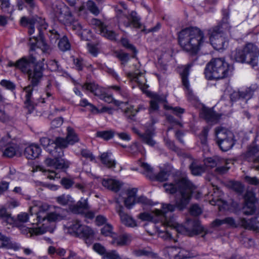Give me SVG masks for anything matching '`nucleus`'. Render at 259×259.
Returning a JSON list of instances; mask_svg holds the SVG:
<instances>
[{"label":"nucleus","mask_w":259,"mask_h":259,"mask_svg":"<svg viewBox=\"0 0 259 259\" xmlns=\"http://www.w3.org/2000/svg\"><path fill=\"white\" fill-rule=\"evenodd\" d=\"M90 208L87 199L81 198L72 208V211L76 213H82Z\"/></svg>","instance_id":"35"},{"label":"nucleus","mask_w":259,"mask_h":259,"mask_svg":"<svg viewBox=\"0 0 259 259\" xmlns=\"http://www.w3.org/2000/svg\"><path fill=\"white\" fill-rule=\"evenodd\" d=\"M52 144L54 145V149L49 148L48 152L54 158H48L45 160V164L50 169H45L40 166H38L37 168L40 171H48L49 175L48 176V178L54 180L55 178H59L60 176H58V173L52 169H63L69 167V162L61 157L63 155L62 149L66 148L69 144L66 138L57 137L54 141H52Z\"/></svg>","instance_id":"2"},{"label":"nucleus","mask_w":259,"mask_h":259,"mask_svg":"<svg viewBox=\"0 0 259 259\" xmlns=\"http://www.w3.org/2000/svg\"><path fill=\"white\" fill-rule=\"evenodd\" d=\"M168 253L171 258L174 259H183L193 257V255L185 249L175 247L169 248Z\"/></svg>","instance_id":"25"},{"label":"nucleus","mask_w":259,"mask_h":259,"mask_svg":"<svg viewBox=\"0 0 259 259\" xmlns=\"http://www.w3.org/2000/svg\"><path fill=\"white\" fill-rule=\"evenodd\" d=\"M66 210L59 209L54 212L48 213L46 215H40L38 217L41 218L42 222L47 220L49 222H54L64 219L66 217Z\"/></svg>","instance_id":"22"},{"label":"nucleus","mask_w":259,"mask_h":259,"mask_svg":"<svg viewBox=\"0 0 259 259\" xmlns=\"http://www.w3.org/2000/svg\"><path fill=\"white\" fill-rule=\"evenodd\" d=\"M65 231L75 237L86 239L93 238L94 235L93 230L88 226L81 224L80 221L75 220L71 224L64 226Z\"/></svg>","instance_id":"10"},{"label":"nucleus","mask_w":259,"mask_h":259,"mask_svg":"<svg viewBox=\"0 0 259 259\" xmlns=\"http://www.w3.org/2000/svg\"><path fill=\"white\" fill-rule=\"evenodd\" d=\"M217 143L223 151L231 149L235 143L233 133L222 126L217 127L215 130Z\"/></svg>","instance_id":"9"},{"label":"nucleus","mask_w":259,"mask_h":259,"mask_svg":"<svg viewBox=\"0 0 259 259\" xmlns=\"http://www.w3.org/2000/svg\"><path fill=\"white\" fill-rule=\"evenodd\" d=\"M52 141L50 139L47 137H43L40 139V143L41 145L47 148V151H48L49 148H53L54 145L52 144Z\"/></svg>","instance_id":"55"},{"label":"nucleus","mask_w":259,"mask_h":259,"mask_svg":"<svg viewBox=\"0 0 259 259\" xmlns=\"http://www.w3.org/2000/svg\"><path fill=\"white\" fill-rule=\"evenodd\" d=\"M245 157L248 161L254 163H259V148L257 146L249 147L246 154Z\"/></svg>","instance_id":"29"},{"label":"nucleus","mask_w":259,"mask_h":259,"mask_svg":"<svg viewBox=\"0 0 259 259\" xmlns=\"http://www.w3.org/2000/svg\"><path fill=\"white\" fill-rule=\"evenodd\" d=\"M36 208H38V211L36 213V217L38 220L37 223H41L42 222V219L41 218H39L38 216L40 215H44L47 214V213H46L45 212L48 210L49 206L47 204H42L38 207L36 206L31 207L30 208V212L31 215L32 214V211L33 210L36 211Z\"/></svg>","instance_id":"38"},{"label":"nucleus","mask_w":259,"mask_h":259,"mask_svg":"<svg viewBox=\"0 0 259 259\" xmlns=\"http://www.w3.org/2000/svg\"><path fill=\"white\" fill-rule=\"evenodd\" d=\"M87 7L88 10L93 14L98 15L100 13V11L95 3L89 0L87 2Z\"/></svg>","instance_id":"49"},{"label":"nucleus","mask_w":259,"mask_h":259,"mask_svg":"<svg viewBox=\"0 0 259 259\" xmlns=\"http://www.w3.org/2000/svg\"><path fill=\"white\" fill-rule=\"evenodd\" d=\"M96 135L98 137L108 140L113 137V133L111 131H100L97 133Z\"/></svg>","instance_id":"50"},{"label":"nucleus","mask_w":259,"mask_h":259,"mask_svg":"<svg viewBox=\"0 0 259 259\" xmlns=\"http://www.w3.org/2000/svg\"><path fill=\"white\" fill-rule=\"evenodd\" d=\"M66 139L70 145H73L79 141L77 135L75 132L74 130L70 127H68L67 128V136Z\"/></svg>","instance_id":"40"},{"label":"nucleus","mask_w":259,"mask_h":259,"mask_svg":"<svg viewBox=\"0 0 259 259\" xmlns=\"http://www.w3.org/2000/svg\"><path fill=\"white\" fill-rule=\"evenodd\" d=\"M165 100V98L164 96H159L157 94H154L153 95L152 99L150 102V106L149 110V113L151 115V123L150 125H147V126H152L158 121L157 118L153 117L152 114L154 112L157 111L158 110L159 103H163Z\"/></svg>","instance_id":"17"},{"label":"nucleus","mask_w":259,"mask_h":259,"mask_svg":"<svg viewBox=\"0 0 259 259\" xmlns=\"http://www.w3.org/2000/svg\"><path fill=\"white\" fill-rule=\"evenodd\" d=\"M0 248L16 251L19 249L20 245L10 237L0 233Z\"/></svg>","instance_id":"21"},{"label":"nucleus","mask_w":259,"mask_h":259,"mask_svg":"<svg viewBox=\"0 0 259 259\" xmlns=\"http://www.w3.org/2000/svg\"><path fill=\"white\" fill-rule=\"evenodd\" d=\"M36 61L35 57L31 54L28 58L23 57L19 59L15 64L16 68L27 74L30 81V84L23 89L26 93L25 107L29 113H32L35 105L32 98L33 88L38 85L43 76L44 64L42 62Z\"/></svg>","instance_id":"1"},{"label":"nucleus","mask_w":259,"mask_h":259,"mask_svg":"<svg viewBox=\"0 0 259 259\" xmlns=\"http://www.w3.org/2000/svg\"><path fill=\"white\" fill-rule=\"evenodd\" d=\"M90 24L92 27L97 29L102 36L111 40H115L116 35L113 31L108 30L106 26L100 20L93 18L91 20Z\"/></svg>","instance_id":"15"},{"label":"nucleus","mask_w":259,"mask_h":259,"mask_svg":"<svg viewBox=\"0 0 259 259\" xmlns=\"http://www.w3.org/2000/svg\"><path fill=\"white\" fill-rule=\"evenodd\" d=\"M245 181L250 185H259V179L256 177H250L246 176L244 177Z\"/></svg>","instance_id":"59"},{"label":"nucleus","mask_w":259,"mask_h":259,"mask_svg":"<svg viewBox=\"0 0 259 259\" xmlns=\"http://www.w3.org/2000/svg\"><path fill=\"white\" fill-rule=\"evenodd\" d=\"M114 8L117 12V17L119 23L122 24L125 27H129L131 25H133L137 28L142 27V24L140 21V19L136 12H131L130 16H127L122 13V11L118 8V6H115Z\"/></svg>","instance_id":"13"},{"label":"nucleus","mask_w":259,"mask_h":259,"mask_svg":"<svg viewBox=\"0 0 259 259\" xmlns=\"http://www.w3.org/2000/svg\"><path fill=\"white\" fill-rule=\"evenodd\" d=\"M255 198L254 194L251 191H247L244 195L245 203H247L250 208L252 211L253 204H254Z\"/></svg>","instance_id":"46"},{"label":"nucleus","mask_w":259,"mask_h":259,"mask_svg":"<svg viewBox=\"0 0 259 259\" xmlns=\"http://www.w3.org/2000/svg\"><path fill=\"white\" fill-rule=\"evenodd\" d=\"M190 212L192 215L197 216L201 214L202 210L198 205L194 204L190 207Z\"/></svg>","instance_id":"58"},{"label":"nucleus","mask_w":259,"mask_h":259,"mask_svg":"<svg viewBox=\"0 0 259 259\" xmlns=\"http://www.w3.org/2000/svg\"><path fill=\"white\" fill-rule=\"evenodd\" d=\"M131 241L130 236L127 234L112 235L110 243L116 246H122L127 245Z\"/></svg>","instance_id":"26"},{"label":"nucleus","mask_w":259,"mask_h":259,"mask_svg":"<svg viewBox=\"0 0 259 259\" xmlns=\"http://www.w3.org/2000/svg\"><path fill=\"white\" fill-rule=\"evenodd\" d=\"M101 160L102 162L108 167H114L115 165V160L110 158V153H103L101 155Z\"/></svg>","instance_id":"41"},{"label":"nucleus","mask_w":259,"mask_h":259,"mask_svg":"<svg viewBox=\"0 0 259 259\" xmlns=\"http://www.w3.org/2000/svg\"><path fill=\"white\" fill-rule=\"evenodd\" d=\"M48 64L52 71L59 72H62L63 71L62 67L56 60H50Z\"/></svg>","instance_id":"51"},{"label":"nucleus","mask_w":259,"mask_h":259,"mask_svg":"<svg viewBox=\"0 0 259 259\" xmlns=\"http://www.w3.org/2000/svg\"><path fill=\"white\" fill-rule=\"evenodd\" d=\"M79 105L82 107L89 106L90 107V110L92 112H94V111H98V109H97V107H96L93 104L89 103L87 100L84 99L80 101Z\"/></svg>","instance_id":"60"},{"label":"nucleus","mask_w":259,"mask_h":259,"mask_svg":"<svg viewBox=\"0 0 259 259\" xmlns=\"http://www.w3.org/2000/svg\"><path fill=\"white\" fill-rule=\"evenodd\" d=\"M231 186L235 191L239 193H242L244 189L243 185L239 182H232Z\"/></svg>","instance_id":"57"},{"label":"nucleus","mask_w":259,"mask_h":259,"mask_svg":"<svg viewBox=\"0 0 259 259\" xmlns=\"http://www.w3.org/2000/svg\"><path fill=\"white\" fill-rule=\"evenodd\" d=\"M135 132L139 135L144 143L150 146H153L155 144V141L152 139L153 133L152 131L148 130L144 134L140 133L137 130H135Z\"/></svg>","instance_id":"32"},{"label":"nucleus","mask_w":259,"mask_h":259,"mask_svg":"<svg viewBox=\"0 0 259 259\" xmlns=\"http://www.w3.org/2000/svg\"><path fill=\"white\" fill-rule=\"evenodd\" d=\"M161 224L162 226H163L164 229H161L158 226L156 227L159 237L162 238L163 240L165 241H173L174 242H176L177 241L172 236V234L174 233L170 232L169 230H168L167 228H165V227H169L171 228V230L173 231V232H174L175 233H177V232L179 233L178 231H177L176 228L173 227L167 226L166 225L164 226L162 225L161 223Z\"/></svg>","instance_id":"24"},{"label":"nucleus","mask_w":259,"mask_h":259,"mask_svg":"<svg viewBox=\"0 0 259 259\" xmlns=\"http://www.w3.org/2000/svg\"><path fill=\"white\" fill-rule=\"evenodd\" d=\"M210 41L213 48L217 50L225 49L228 45V41L225 40L222 35V31L220 27H216L209 30Z\"/></svg>","instance_id":"14"},{"label":"nucleus","mask_w":259,"mask_h":259,"mask_svg":"<svg viewBox=\"0 0 259 259\" xmlns=\"http://www.w3.org/2000/svg\"><path fill=\"white\" fill-rule=\"evenodd\" d=\"M191 66V64H187V65L180 67L179 73L181 76L182 84L185 89L188 92L189 94L188 97L189 99L192 101H197L198 99L197 97L191 94V91L190 90V84L188 78L189 74L190 69Z\"/></svg>","instance_id":"16"},{"label":"nucleus","mask_w":259,"mask_h":259,"mask_svg":"<svg viewBox=\"0 0 259 259\" xmlns=\"http://www.w3.org/2000/svg\"><path fill=\"white\" fill-rule=\"evenodd\" d=\"M201 116L208 122L215 124L220 119V115L212 109L203 107L201 111Z\"/></svg>","instance_id":"23"},{"label":"nucleus","mask_w":259,"mask_h":259,"mask_svg":"<svg viewBox=\"0 0 259 259\" xmlns=\"http://www.w3.org/2000/svg\"><path fill=\"white\" fill-rule=\"evenodd\" d=\"M240 224L245 229L259 232V220H258L257 217L252 218L248 220L243 218L241 219Z\"/></svg>","instance_id":"27"},{"label":"nucleus","mask_w":259,"mask_h":259,"mask_svg":"<svg viewBox=\"0 0 259 259\" xmlns=\"http://www.w3.org/2000/svg\"><path fill=\"white\" fill-rule=\"evenodd\" d=\"M116 211L120 216L121 222L128 227L134 228L137 226V224L132 217L123 211V207L119 205L116 207Z\"/></svg>","instance_id":"20"},{"label":"nucleus","mask_w":259,"mask_h":259,"mask_svg":"<svg viewBox=\"0 0 259 259\" xmlns=\"http://www.w3.org/2000/svg\"><path fill=\"white\" fill-rule=\"evenodd\" d=\"M137 192L136 188H133L128 190L127 192V197L124 199L125 206L130 209L135 203H136V195Z\"/></svg>","instance_id":"33"},{"label":"nucleus","mask_w":259,"mask_h":259,"mask_svg":"<svg viewBox=\"0 0 259 259\" xmlns=\"http://www.w3.org/2000/svg\"><path fill=\"white\" fill-rule=\"evenodd\" d=\"M169 176V174L164 170L160 171L156 176V179L158 181L163 182L166 181Z\"/></svg>","instance_id":"62"},{"label":"nucleus","mask_w":259,"mask_h":259,"mask_svg":"<svg viewBox=\"0 0 259 259\" xmlns=\"http://www.w3.org/2000/svg\"><path fill=\"white\" fill-rule=\"evenodd\" d=\"M163 187L167 193H176V205L181 210L188 204L191 199L192 194L196 189V187L187 177L184 176L179 178L174 183L163 184Z\"/></svg>","instance_id":"3"},{"label":"nucleus","mask_w":259,"mask_h":259,"mask_svg":"<svg viewBox=\"0 0 259 259\" xmlns=\"http://www.w3.org/2000/svg\"><path fill=\"white\" fill-rule=\"evenodd\" d=\"M102 184L104 187L115 192H118L122 186L120 182L112 179H104Z\"/></svg>","instance_id":"30"},{"label":"nucleus","mask_w":259,"mask_h":259,"mask_svg":"<svg viewBox=\"0 0 259 259\" xmlns=\"http://www.w3.org/2000/svg\"><path fill=\"white\" fill-rule=\"evenodd\" d=\"M101 233L106 236H111L114 234L112 233V227L110 224H106L101 229Z\"/></svg>","instance_id":"56"},{"label":"nucleus","mask_w":259,"mask_h":259,"mask_svg":"<svg viewBox=\"0 0 259 259\" xmlns=\"http://www.w3.org/2000/svg\"><path fill=\"white\" fill-rule=\"evenodd\" d=\"M58 45L59 49L62 52L69 50L71 47L70 42L67 37L65 36H64L60 39Z\"/></svg>","instance_id":"43"},{"label":"nucleus","mask_w":259,"mask_h":259,"mask_svg":"<svg viewBox=\"0 0 259 259\" xmlns=\"http://www.w3.org/2000/svg\"><path fill=\"white\" fill-rule=\"evenodd\" d=\"M41 153L40 147L35 144L27 146L24 151V155L29 159H33L38 157Z\"/></svg>","instance_id":"28"},{"label":"nucleus","mask_w":259,"mask_h":259,"mask_svg":"<svg viewBox=\"0 0 259 259\" xmlns=\"http://www.w3.org/2000/svg\"><path fill=\"white\" fill-rule=\"evenodd\" d=\"M71 197L67 195H62L57 198V201L60 204L65 205L71 201Z\"/></svg>","instance_id":"53"},{"label":"nucleus","mask_w":259,"mask_h":259,"mask_svg":"<svg viewBox=\"0 0 259 259\" xmlns=\"http://www.w3.org/2000/svg\"><path fill=\"white\" fill-rule=\"evenodd\" d=\"M94 250L102 256V259H117L119 253L115 250L107 251L105 247L100 243H95L93 245Z\"/></svg>","instance_id":"18"},{"label":"nucleus","mask_w":259,"mask_h":259,"mask_svg":"<svg viewBox=\"0 0 259 259\" xmlns=\"http://www.w3.org/2000/svg\"><path fill=\"white\" fill-rule=\"evenodd\" d=\"M19 153V147L16 144H12L7 146L3 154L8 157H12Z\"/></svg>","instance_id":"39"},{"label":"nucleus","mask_w":259,"mask_h":259,"mask_svg":"<svg viewBox=\"0 0 259 259\" xmlns=\"http://www.w3.org/2000/svg\"><path fill=\"white\" fill-rule=\"evenodd\" d=\"M259 50L253 44L248 43L242 49H236L231 54V58L236 62L246 63L252 67L257 65Z\"/></svg>","instance_id":"8"},{"label":"nucleus","mask_w":259,"mask_h":259,"mask_svg":"<svg viewBox=\"0 0 259 259\" xmlns=\"http://www.w3.org/2000/svg\"><path fill=\"white\" fill-rule=\"evenodd\" d=\"M223 224H227L232 227H236L235 220L231 217L226 218L224 219H215L210 224L213 228H218Z\"/></svg>","instance_id":"34"},{"label":"nucleus","mask_w":259,"mask_h":259,"mask_svg":"<svg viewBox=\"0 0 259 259\" xmlns=\"http://www.w3.org/2000/svg\"><path fill=\"white\" fill-rule=\"evenodd\" d=\"M191 173L194 176H199L205 171V166L194 160L189 166Z\"/></svg>","instance_id":"37"},{"label":"nucleus","mask_w":259,"mask_h":259,"mask_svg":"<svg viewBox=\"0 0 259 259\" xmlns=\"http://www.w3.org/2000/svg\"><path fill=\"white\" fill-rule=\"evenodd\" d=\"M71 29L80 34L81 33V30H82V26L81 24L77 22L75 20L74 22H72L71 24H69Z\"/></svg>","instance_id":"63"},{"label":"nucleus","mask_w":259,"mask_h":259,"mask_svg":"<svg viewBox=\"0 0 259 259\" xmlns=\"http://www.w3.org/2000/svg\"><path fill=\"white\" fill-rule=\"evenodd\" d=\"M227 163L224 159V162H220V164L215 169V172L218 175H224L227 172L230 167L227 166Z\"/></svg>","instance_id":"47"},{"label":"nucleus","mask_w":259,"mask_h":259,"mask_svg":"<svg viewBox=\"0 0 259 259\" xmlns=\"http://www.w3.org/2000/svg\"><path fill=\"white\" fill-rule=\"evenodd\" d=\"M179 42L181 47L190 54L196 55L206 42L203 32L197 27H188L179 33Z\"/></svg>","instance_id":"5"},{"label":"nucleus","mask_w":259,"mask_h":259,"mask_svg":"<svg viewBox=\"0 0 259 259\" xmlns=\"http://www.w3.org/2000/svg\"><path fill=\"white\" fill-rule=\"evenodd\" d=\"M142 109H144V107L142 106H139L138 110L134 109L133 106H130V107H127L124 112L128 117L131 118L132 116H134L136 113Z\"/></svg>","instance_id":"52"},{"label":"nucleus","mask_w":259,"mask_h":259,"mask_svg":"<svg viewBox=\"0 0 259 259\" xmlns=\"http://www.w3.org/2000/svg\"><path fill=\"white\" fill-rule=\"evenodd\" d=\"M61 183L65 189H69L73 185L74 182L71 179L63 178L61 181Z\"/></svg>","instance_id":"64"},{"label":"nucleus","mask_w":259,"mask_h":259,"mask_svg":"<svg viewBox=\"0 0 259 259\" xmlns=\"http://www.w3.org/2000/svg\"><path fill=\"white\" fill-rule=\"evenodd\" d=\"M53 9L59 21L65 25L71 24L75 20L69 8L62 3H57Z\"/></svg>","instance_id":"12"},{"label":"nucleus","mask_w":259,"mask_h":259,"mask_svg":"<svg viewBox=\"0 0 259 259\" xmlns=\"http://www.w3.org/2000/svg\"><path fill=\"white\" fill-rule=\"evenodd\" d=\"M176 206L171 204H163L162 210L156 209L151 213L142 212L138 215V218L142 221H152L154 223L160 222L163 225L175 226L176 221L172 212Z\"/></svg>","instance_id":"6"},{"label":"nucleus","mask_w":259,"mask_h":259,"mask_svg":"<svg viewBox=\"0 0 259 259\" xmlns=\"http://www.w3.org/2000/svg\"><path fill=\"white\" fill-rule=\"evenodd\" d=\"M234 70L232 65L229 64L222 58H214L207 64L205 75L209 79H219L231 75Z\"/></svg>","instance_id":"7"},{"label":"nucleus","mask_w":259,"mask_h":259,"mask_svg":"<svg viewBox=\"0 0 259 259\" xmlns=\"http://www.w3.org/2000/svg\"><path fill=\"white\" fill-rule=\"evenodd\" d=\"M20 23L22 26L28 27L30 35L34 33L35 27L36 28L37 35L32 36L29 40L30 50L34 51L37 47L40 48L44 53H50L51 48L43 38L44 31L48 26L45 19L38 17L32 19L23 17L20 20Z\"/></svg>","instance_id":"4"},{"label":"nucleus","mask_w":259,"mask_h":259,"mask_svg":"<svg viewBox=\"0 0 259 259\" xmlns=\"http://www.w3.org/2000/svg\"><path fill=\"white\" fill-rule=\"evenodd\" d=\"M29 216L26 212H21L17 215V219H14L13 223L14 224L15 226L17 225H22L28 221Z\"/></svg>","instance_id":"44"},{"label":"nucleus","mask_w":259,"mask_h":259,"mask_svg":"<svg viewBox=\"0 0 259 259\" xmlns=\"http://www.w3.org/2000/svg\"><path fill=\"white\" fill-rule=\"evenodd\" d=\"M82 88H85L87 90L90 91L95 96L98 97L100 99L105 93L103 89L94 83H87L82 86Z\"/></svg>","instance_id":"31"},{"label":"nucleus","mask_w":259,"mask_h":259,"mask_svg":"<svg viewBox=\"0 0 259 259\" xmlns=\"http://www.w3.org/2000/svg\"><path fill=\"white\" fill-rule=\"evenodd\" d=\"M224 162V159L219 157H213L207 158L205 164L208 167H217L220 163V162Z\"/></svg>","instance_id":"42"},{"label":"nucleus","mask_w":259,"mask_h":259,"mask_svg":"<svg viewBox=\"0 0 259 259\" xmlns=\"http://www.w3.org/2000/svg\"><path fill=\"white\" fill-rule=\"evenodd\" d=\"M0 219L9 224H12L14 222L13 218L10 213L7 211L5 208L0 209Z\"/></svg>","instance_id":"45"},{"label":"nucleus","mask_w":259,"mask_h":259,"mask_svg":"<svg viewBox=\"0 0 259 259\" xmlns=\"http://www.w3.org/2000/svg\"><path fill=\"white\" fill-rule=\"evenodd\" d=\"M101 99L108 103L114 102V103L117 106H121V104H124V103L123 102L114 100L111 95H108L106 93H105V94H103V96H102ZM124 104H127V103H124Z\"/></svg>","instance_id":"48"},{"label":"nucleus","mask_w":259,"mask_h":259,"mask_svg":"<svg viewBox=\"0 0 259 259\" xmlns=\"http://www.w3.org/2000/svg\"><path fill=\"white\" fill-rule=\"evenodd\" d=\"M177 231L180 233H184L189 236H193L196 234H199L204 232L205 234L208 233L207 231H205L203 227L197 220H188L185 224V226L179 225L177 222L175 226Z\"/></svg>","instance_id":"11"},{"label":"nucleus","mask_w":259,"mask_h":259,"mask_svg":"<svg viewBox=\"0 0 259 259\" xmlns=\"http://www.w3.org/2000/svg\"><path fill=\"white\" fill-rule=\"evenodd\" d=\"M153 252L148 251L147 250L142 249H135L133 251V254L136 256H147L148 257H150Z\"/></svg>","instance_id":"54"},{"label":"nucleus","mask_w":259,"mask_h":259,"mask_svg":"<svg viewBox=\"0 0 259 259\" xmlns=\"http://www.w3.org/2000/svg\"><path fill=\"white\" fill-rule=\"evenodd\" d=\"M164 108L166 109H171L172 110V112L177 116H179L180 114H183L185 110L179 107H172L164 105Z\"/></svg>","instance_id":"61"},{"label":"nucleus","mask_w":259,"mask_h":259,"mask_svg":"<svg viewBox=\"0 0 259 259\" xmlns=\"http://www.w3.org/2000/svg\"><path fill=\"white\" fill-rule=\"evenodd\" d=\"M256 89L257 87L255 85H252L243 91L234 92L231 95V99L233 101L238 99L248 100L252 97L253 92Z\"/></svg>","instance_id":"19"},{"label":"nucleus","mask_w":259,"mask_h":259,"mask_svg":"<svg viewBox=\"0 0 259 259\" xmlns=\"http://www.w3.org/2000/svg\"><path fill=\"white\" fill-rule=\"evenodd\" d=\"M15 227L19 228L21 233L24 234L28 235V234H30V236H31L33 234H35L36 235H40L45 233V231L40 228L35 229H32L26 227L24 224L17 225V226H15Z\"/></svg>","instance_id":"36"}]
</instances>
